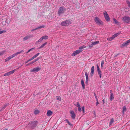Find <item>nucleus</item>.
<instances>
[{
  "mask_svg": "<svg viewBox=\"0 0 130 130\" xmlns=\"http://www.w3.org/2000/svg\"><path fill=\"white\" fill-rule=\"evenodd\" d=\"M24 52L23 50H22L20 52H17L13 54L12 55L8 57V58H6L5 59V62H7L9 60H10L11 59L13 58L15 56L17 55L18 54H20L22 53H23Z\"/></svg>",
  "mask_w": 130,
  "mask_h": 130,
  "instance_id": "nucleus-1",
  "label": "nucleus"
},
{
  "mask_svg": "<svg viewBox=\"0 0 130 130\" xmlns=\"http://www.w3.org/2000/svg\"><path fill=\"white\" fill-rule=\"evenodd\" d=\"M72 22V21L70 20H66V21H63L61 23L62 26H67L71 24Z\"/></svg>",
  "mask_w": 130,
  "mask_h": 130,
  "instance_id": "nucleus-2",
  "label": "nucleus"
},
{
  "mask_svg": "<svg viewBox=\"0 0 130 130\" xmlns=\"http://www.w3.org/2000/svg\"><path fill=\"white\" fill-rule=\"evenodd\" d=\"M123 22L124 23H128L130 22V17L127 16H125L121 18Z\"/></svg>",
  "mask_w": 130,
  "mask_h": 130,
  "instance_id": "nucleus-3",
  "label": "nucleus"
},
{
  "mask_svg": "<svg viewBox=\"0 0 130 130\" xmlns=\"http://www.w3.org/2000/svg\"><path fill=\"white\" fill-rule=\"evenodd\" d=\"M66 10V9L63 7H60L58 11V14L59 15L64 13Z\"/></svg>",
  "mask_w": 130,
  "mask_h": 130,
  "instance_id": "nucleus-4",
  "label": "nucleus"
},
{
  "mask_svg": "<svg viewBox=\"0 0 130 130\" xmlns=\"http://www.w3.org/2000/svg\"><path fill=\"white\" fill-rule=\"evenodd\" d=\"M20 67H19L17 69H14L13 70L11 71H9L7 73H6L5 74H4L3 75L4 76H8L12 74L15 71H17L18 69L20 68Z\"/></svg>",
  "mask_w": 130,
  "mask_h": 130,
  "instance_id": "nucleus-5",
  "label": "nucleus"
},
{
  "mask_svg": "<svg viewBox=\"0 0 130 130\" xmlns=\"http://www.w3.org/2000/svg\"><path fill=\"white\" fill-rule=\"evenodd\" d=\"M38 122L36 121H34L31 122L29 123V125L30 127L31 128H33L36 127L37 124Z\"/></svg>",
  "mask_w": 130,
  "mask_h": 130,
  "instance_id": "nucleus-6",
  "label": "nucleus"
},
{
  "mask_svg": "<svg viewBox=\"0 0 130 130\" xmlns=\"http://www.w3.org/2000/svg\"><path fill=\"white\" fill-rule=\"evenodd\" d=\"M94 20L95 22L98 24L101 25H103L102 22L98 17H95Z\"/></svg>",
  "mask_w": 130,
  "mask_h": 130,
  "instance_id": "nucleus-7",
  "label": "nucleus"
},
{
  "mask_svg": "<svg viewBox=\"0 0 130 130\" xmlns=\"http://www.w3.org/2000/svg\"><path fill=\"white\" fill-rule=\"evenodd\" d=\"M104 15L106 20L107 21H109L110 20V18L107 12L105 11L104 12Z\"/></svg>",
  "mask_w": 130,
  "mask_h": 130,
  "instance_id": "nucleus-8",
  "label": "nucleus"
},
{
  "mask_svg": "<svg viewBox=\"0 0 130 130\" xmlns=\"http://www.w3.org/2000/svg\"><path fill=\"white\" fill-rule=\"evenodd\" d=\"M83 51L82 50H78L75 51L72 54V55L73 56H75L76 55L79 53Z\"/></svg>",
  "mask_w": 130,
  "mask_h": 130,
  "instance_id": "nucleus-9",
  "label": "nucleus"
},
{
  "mask_svg": "<svg viewBox=\"0 0 130 130\" xmlns=\"http://www.w3.org/2000/svg\"><path fill=\"white\" fill-rule=\"evenodd\" d=\"M40 69H41L40 67H37L30 70V72H37L40 71Z\"/></svg>",
  "mask_w": 130,
  "mask_h": 130,
  "instance_id": "nucleus-10",
  "label": "nucleus"
},
{
  "mask_svg": "<svg viewBox=\"0 0 130 130\" xmlns=\"http://www.w3.org/2000/svg\"><path fill=\"white\" fill-rule=\"evenodd\" d=\"M130 43V39L127 40L124 43L121 45V47H124L126 46L129 43Z\"/></svg>",
  "mask_w": 130,
  "mask_h": 130,
  "instance_id": "nucleus-11",
  "label": "nucleus"
},
{
  "mask_svg": "<svg viewBox=\"0 0 130 130\" xmlns=\"http://www.w3.org/2000/svg\"><path fill=\"white\" fill-rule=\"evenodd\" d=\"M70 113L71 114V116L72 119H74L76 117L75 113L72 110L70 112Z\"/></svg>",
  "mask_w": 130,
  "mask_h": 130,
  "instance_id": "nucleus-12",
  "label": "nucleus"
},
{
  "mask_svg": "<svg viewBox=\"0 0 130 130\" xmlns=\"http://www.w3.org/2000/svg\"><path fill=\"white\" fill-rule=\"evenodd\" d=\"M91 72L90 73V75L91 76H92L93 75L94 71V66H93L91 68Z\"/></svg>",
  "mask_w": 130,
  "mask_h": 130,
  "instance_id": "nucleus-13",
  "label": "nucleus"
},
{
  "mask_svg": "<svg viewBox=\"0 0 130 130\" xmlns=\"http://www.w3.org/2000/svg\"><path fill=\"white\" fill-rule=\"evenodd\" d=\"M32 37V36L31 35H28L25 37L23 39L24 40H26L29 39L30 38Z\"/></svg>",
  "mask_w": 130,
  "mask_h": 130,
  "instance_id": "nucleus-14",
  "label": "nucleus"
},
{
  "mask_svg": "<svg viewBox=\"0 0 130 130\" xmlns=\"http://www.w3.org/2000/svg\"><path fill=\"white\" fill-rule=\"evenodd\" d=\"M85 75L86 79V83L87 84L88 82L89 77L88 74L87 72H85Z\"/></svg>",
  "mask_w": 130,
  "mask_h": 130,
  "instance_id": "nucleus-15",
  "label": "nucleus"
},
{
  "mask_svg": "<svg viewBox=\"0 0 130 130\" xmlns=\"http://www.w3.org/2000/svg\"><path fill=\"white\" fill-rule=\"evenodd\" d=\"M110 92L111 94L110 96V99L111 101L114 99V96L112 92V90L110 91Z\"/></svg>",
  "mask_w": 130,
  "mask_h": 130,
  "instance_id": "nucleus-16",
  "label": "nucleus"
},
{
  "mask_svg": "<svg viewBox=\"0 0 130 130\" xmlns=\"http://www.w3.org/2000/svg\"><path fill=\"white\" fill-rule=\"evenodd\" d=\"M45 27V26L44 25H42V26H39V27L36 28L35 29H32L31 31H34L36 30L39 29H41V28H44Z\"/></svg>",
  "mask_w": 130,
  "mask_h": 130,
  "instance_id": "nucleus-17",
  "label": "nucleus"
},
{
  "mask_svg": "<svg viewBox=\"0 0 130 130\" xmlns=\"http://www.w3.org/2000/svg\"><path fill=\"white\" fill-rule=\"evenodd\" d=\"M52 114V111L50 110H48L47 112V115L48 116H50Z\"/></svg>",
  "mask_w": 130,
  "mask_h": 130,
  "instance_id": "nucleus-18",
  "label": "nucleus"
},
{
  "mask_svg": "<svg viewBox=\"0 0 130 130\" xmlns=\"http://www.w3.org/2000/svg\"><path fill=\"white\" fill-rule=\"evenodd\" d=\"M81 83L83 89H85V85L84 83V80L83 79H82L81 81Z\"/></svg>",
  "mask_w": 130,
  "mask_h": 130,
  "instance_id": "nucleus-19",
  "label": "nucleus"
},
{
  "mask_svg": "<svg viewBox=\"0 0 130 130\" xmlns=\"http://www.w3.org/2000/svg\"><path fill=\"white\" fill-rule=\"evenodd\" d=\"M43 39L42 37H41L37 41L36 43L35 44H39V42H41L43 40Z\"/></svg>",
  "mask_w": 130,
  "mask_h": 130,
  "instance_id": "nucleus-20",
  "label": "nucleus"
},
{
  "mask_svg": "<svg viewBox=\"0 0 130 130\" xmlns=\"http://www.w3.org/2000/svg\"><path fill=\"white\" fill-rule=\"evenodd\" d=\"M47 43V42H45L43 44H42L40 47H38V49H40L41 48H43V47L45 46Z\"/></svg>",
  "mask_w": 130,
  "mask_h": 130,
  "instance_id": "nucleus-21",
  "label": "nucleus"
},
{
  "mask_svg": "<svg viewBox=\"0 0 130 130\" xmlns=\"http://www.w3.org/2000/svg\"><path fill=\"white\" fill-rule=\"evenodd\" d=\"M98 75L100 76V77L101 78L102 76V73L101 71V70H99L97 71Z\"/></svg>",
  "mask_w": 130,
  "mask_h": 130,
  "instance_id": "nucleus-22",
  "label": "nucleus"
},
{
  "mask_svg": "<svg viewBox=\"0 0 130 130\" xmlns=\"http://www.w3.org/2000/svg\"><path fill=\"white\" fill-rule=\"evenodd\" d=\"M114 122V119L113 118H112L110 120L109 123V125H111Z\"/></svg>",
  "mask_w": 130,
  "mask_h": 130,
  "instance_id": "nucleus-23",
  "label": "nucleus"
},
{
  "mask_svg": "<svg viewBox=\"0 0 130 130\" xmlns=\"http://www.w3.org/2000/svg\"><path fill=\"white\" fill-rule=\"evenodd\" d=\"M113 20L115 22V23L117 24H119V22H118L117 20L115 19L114 18L113 19Z\"/></svg>",
  "mask_w": 130,
  "mask_h": 130,
  "instance_id": "nucleus-24",
  "label": "nucleus"
},
{
  "mask_svg": "<svg viewBox=\"0 0 130 130\" xmlns=\"http://www.w3.org/2000/svg\"><path fill=\"white\" fill-rule=\"evenodd\" d=\"M43 39H46L48 38V37L47 36H44L41 37Z\"/></svg>",
  "mask_w": 130,
  "mask_h": 130,
  "instance_id": "nucleus-25",
  "label": "nucleus"
},
{
  "mask_svg": "<svg viewBox=\"0 0 130 130\" xmlns=\"http://www.w3.org/2000/svg\"><path fill=\"white\" fill-rule=\"evenodd\" d=\"M92 43L94 46L98 44L99 43V41H96L94 42H92Z\"/></svg>",
  "mask_w": 130,
  "mask_h": 130,
  "instance_id": "nucleus-26",
  "label": "nucleus"
},
{
  "mask_svg": "<svg viewBox=\"0 0 130 130\" xmlns=\"http://www.w3.org/2000/svg\"><path fill=\"white\" fill-rule=\"evenodd\" d=\"M39 59V57L37 59H35L33 61H32L31 62V64L34 63L35 62H36V61H38Z\"/></svg>",
  "mask_w": 130,
  "mask_h": 130,
  "instance_id": "nucleus-27",
  "label": "nucleus"
},
{
  "mask_svg": "<svg viewBox=\"0 0 130 130\" xmlns=\"http://www.w3.org/2000/svg\"><path fill=\"white\" fill-rule=\"evenodd\" d=\"M93 45L92 43H91V44L90 45H89V46H87V47H88V48H92V47L93 46Z\"/></svg>",
  "mask_w": 130,
  "mask_h": 130,
  "instance_id": "nucleus-28",
  "label": "nucleus"
},
{
  "mask_svg": "<svg viewBox=\"0 0 130 130\" xmlns=\"http://www.w3.org/2000/svg\"><path fill=\"white\" fill-rule=\"evenodd\" d=\"M39 54V53H38L37 54H36L35 55H34L32 57V58L34 59L36 57H37V56H38V55Z\"/></svg>",
  "mask_w": 130,
  "mask_h": 130,
  "instance_id": "nucleus-29",
  "label": "nucleus"
},
{
  "mask_svg": "<svg viewBox=\"0 0 130 130\" xmlns=\"http://www.w3.org/2000/svg\"><path fill=\"white\" fill-rule=\"evenodd\" d=\"M86 47V46L85 45H83L80 47H79L78 48L79 50H81L82 49Z\"/></svg>",
  "mask_w": 130,
  "mask_h": 130,
  "instance_id": "nucleus-30",
  "label": "nucleus"
},
{
  "mask_svg": "<svg viewBox=\"0 0 130 130\" xmlns=\"http://www.w3.org/2000/svg\"><path fill=\"white\" fill-rule=\"evenodd\" d=\"M39 111L38 110H36L34 111V113L36 115L39 113Z\"/></svg>",
  "mask_w": 130,
  "mask_h": 130,
  "instance_id": "nucleus-31",
  "label": "nucleus"
},
{
  "mask_svg": "<svg viewBox=\"0 0 130 130\" xmlns=\"http://www.w3.org/2000/svg\"><path fill=\"white\" fill-rule=\"evenodd\" d=\"M33 59L32 58V57L31 58H30L29 59V60H28L26 61L25 62V63H27L28 62H29V61H30L32 60Z\"/></svg>",
  "mask_w": 130,
  "mask_h": 130,
  "instance_id": "nucleus-32",
  "label": "nucleus"
},
{
  "mask_svg": "<svg viewBox=\"0 0 130 130\" xmlns=\"http://www.w3.org/2000/svg\"><path fill=\"white\" fill-rule=\"evenodd\" d=\"M56 99L60 101L61 100L60 97L59 96H57L56 97Z\"/></svg>",
  "mask_w": 130,
  "mask_h": 130,
  "instance_id": "nucleus-33",
  "label": "nucleus"
},
{
  "mask_svg": "<svg viewBox=\"0 0 130 130\" xmlns=\"http://www.w3.org/2000/svg\"><path fill=\"white\" fill-rule=\"evenodd\" d=\"M126 111V108L125 106H124L123 108V113H124V112H125Z\"/></svg>",
  "mask_w": 130,
  "mask_h": 130,
  "instance_id": "nucleus-34",
  "label": "nucleus"
},
{
  "mask_svg": "<svg viewBox=\"0 0 130 130\" xmlns=\"http://www.w3.org/2000/svg\"><path fill=\"white\" fill-rule=\"evenodd\" d=\"M104 63V61L103 60H102L101 62V68H102L103 67V65Z\"/></svg>",
  "mask_w": 130,
  "mask_h": 130,
  "instance_id": "nucleus-35",
  "label": "nucleus"
},
{
  "mask_svg": "<svg viewBox=\"0 0 130 130\" xmlns=\"http://www.w3.org/2000/svg\"><path fill=\"white\" fill-rule=\"evenodd\" d=\"M35 48H32L29 50L26 53V55L30 51H32L33 49Z\"/></svg>",
  "mask_w": 130,
  "mask_h": 130,
  "instance_id": "nucleus-36",
  "label": "nucleus"
},
{
  "mask_svg": "<svg viewBox=\"0 0 130 130\" xmlns=\"http://www.w3.org/2000/svg\"><path fill=\"white\" fill-rule=\"evenodd\" d=\"M120 34V32H118L117 33H116L114 35L115 36V37H116L118 35H119Z\"/></svg>",
  "mask_w": 130,
  "mask_h": 130,
  "instance_id": "nucleus-37",
  "label": "nucleus"
},
{
  "mask_svg": "<svg viewBox=\"0 0 130 130\" xmlns=\"http://www.w3.org/2000/svg\"><path fill=\"white\" fill-rule=\"evenodd\" d=\"M96 68H97V71L100 70V69L99 67V66L98 64L96 65Z\"/></svg>",
  "mask_w": 130,
  "mask_h": 130,
  "instance_id": "nucleus-38",
  "label": "nucleus"
},
{
  "mask_svg": "<svg viewBox=\"0 0 130 130\" xmlns=\"http://www.w3.org/2000/svg\"><path fill=\"white\" fill-rule=\"evenodd\" d=\"M76 106L78 107H80V104H79V102H77V104L76 105Z\"/></svg>",
  "mask_w": 130,
  "mask_h": 130,
  "instance_id": "nucleus-39",
  "label": "nucleus"
},
{
  "mask_svg": "<svg viewBox=\"0 0 130 130\" xmlns=\"http://www.w3.org/2000/svg\"><path fill=\"white\" fill-rule=\"evenodd\" d=\"M94 96H95V99H96V101L98 100V98H97V96H96V94L95 93H94Z\"/></svg>",
  "mask_w": 130,
  "mask_h": 130,
  "instance_id": "nucleus-40",
  "label": "nucleus"
},
{
  "mask_svg": "<svg viewBox=\"0 0 130 130\" xmlns=\"http://www.w3.org/2000/svg\"><path fill=\"white\" fill-rule=\"evenodd\" d=\"M82 110L83 113L85 112V107L84 106H83L82 108Z\"/></svg>",
  "mask_w": 130,
  "mask_h": 130,
  "instance_id": "nucleus-41",
  "label": "nucleus"
},
{
  "mask_svg": "<svg viewBox=\"0 0 130 130\" xmlns=\"http://www.w3.org/2000/svg\"><path fill=\"white\" fill-rule=\"evenodd\" d=\"M107 40H109V41L112 40V39L111 37L108 38H107Z\"/></svg>",
  "mask_w": 130,
  "mask_h": 130,
  "instance_id": "nucleus-42",
  "label": "nucleus"
},
{
  "mask_svg": "<svg viewBox=\"0 0 130 130\" xmlns=\"http://www.w3.org/2000/svg\"><path fill=\"white\" fill-rule=\"evenodd\" d=\"M78 110L79 112H81L82 110L81 108L80 107H78Z\"/></svg>",
  "mask_w": 130,
  "mask_h": 130,
  "instance_id": "nucleus-43",
  "label": "nucleus"
},
{
  "mask_svg": "<svg viewBox=\"0 0 130 130\" xmlns=\"http://www.w3.org/2000/svg\"><path fill=\"white\" fill-rule=\"evenodd\" d=\"M116 37H115V36L114 35H113L111 37L112 40L115 38Z\"/></svg>",
  "mask_w": 130,
  "mask_h": 130,
  "instance_id": "nucleus-44",
  "label": "nucleus"
},
{
  "mask_svg": "<svg viewBox=\"0 0 130 130\" xmlns=\"http://www.w3.org/2000/svg\"><path fill=\"white\" fill-rule=\"evenodd\" d=\"M96 101V106H97L99 104V102L98 101V100Z\"/></svg>",
  "mask_w": 130,
  "mask_h": 130,
  "instance_id": "nucleus-45",
  "label": "nucleus"
},
{
  "mask_svg": "<svg viewBox=\"0 0 130 130\" xmlns=\"http://www.w3.org/2000/svg\"><path fill=\"white\" fill-rule=\"evenodd\" d=\"M68 124H69L70 126H72V124H71L70 123V122L68 123Z\"/></svg>",
  "mask_w": 130,
  "mask_h": 130,
  "instance_id": "nucleus-46",
  "label": "nucleus"
},
{
  "mask_svg": "<svg viewBox=\"0 0 130 130\" xmlns=\"http://www.w3.org/2000/svg\"><path fill=\"white\" fill-rule=\"evenodd\" d=\"M3 52H1L0 53V56L2 55L3 54Z\"/></svg>",
  "mask_w": 130,
  "mask_h": 130,
  "instance_id": "nucleus-47",
  "label": "nucleus"
},
{
  "mask_svg": "<svg viewBox=\"0 0 130 130\" xmlns=\"http://www.w3.org/2000/svg\"><path fill=\"white\" fill-rule=\"evenodd\" d=\"M30 64H31V62H30L29 63L27 64V66H28V65H29Z\"/></svg>",
  "mask_w": 130,
  "mask_h": 130,
  "instance_id": "nucleus-48",
  "label": "nucleus"
},
{
  "mask_svg": "<svg viewBox=\"0 0 130 130\" xmlns=\"http://www.w3.org/2000/svg\"><path fill=\"white\" fill-rule=\"evenodd\" d=\"M8 130V128H6L4 129L3 130Z\"/></svg>",
  "mask_w": 130,
  "mask_h": 130,
  "instance_id": "nucleus-49",
  "label": "nucleus"
},
{
  "mask_svg": "<svg viewBox=\"0 0 130 130\" xmlns=\"http://www.w3.org/2000/svg\"><path fill=\"white\" fill-rule=\"evenodd\" d=\"M66 121H67L68 123L69 122L68 120H67V119L66 120Z\"/></svg>",
  "mask_w": 130,
  "mask_h": 130,
  "instance_id": "nucleus-50",
  "label": "nucleus"
},
{
  "mask_svg": "<svg viewBox=\"0 0 130 130\" xmlns=\"http://www.w3.org/2000/svg\"><path fill=\"white\" fill-rule=\"evenodd\" d=\"M102 101L103 102V103L104 104V103H105V102H104V99H103V100Z\"/></svg>",
  "mask_w": 130,
  "mask_h": 130,
  "instance_id": "nucleus-51",
  "label": "nucleus"
},
{
  "mask_svg": "<svg viewBox=\"0 0 130 130\" xmlns=\"http://www.w3.org/2000/svg\"><path fill=\"white\" fill-rule=\"evenodd\" d=\"M6 107V106H4V107H3V109H4Z\"/></svg>",
  "mask_w": 130,
  "mask_h": 130,
  "instance_id": "nucleus-52",
  "label": "nucleus"
}]
</instances>
